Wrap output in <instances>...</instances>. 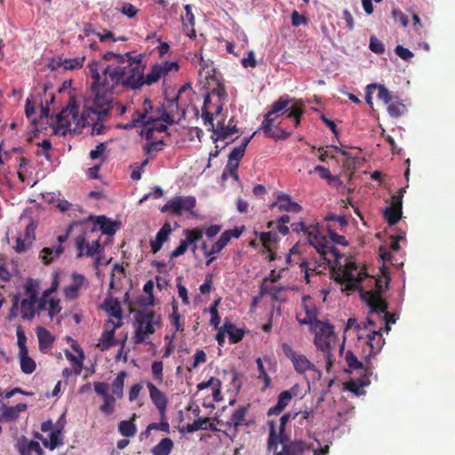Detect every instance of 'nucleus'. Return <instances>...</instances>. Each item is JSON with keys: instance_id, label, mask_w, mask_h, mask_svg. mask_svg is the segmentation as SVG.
<instances>
[{"instance_id": "nucleus-1", "label": "nucleus", "mask_w": 455, "mask_h": 455, "mask_svg": "<svg viewBox=\"0 0 455 455\" xmlns=\"http://www.w3.org/2000/svg\"><path fill=\"white\" fill-rule=\"evenodd\" d=\"M87 72L92 79L91 89L95 111L106 115L111 107L109 92L119 85L124 86V66L109 64L102 67L101 63L92 62L87 65Z\"/></svg>"}, {"instance_id": "nucleus-2", "label": "nucleus", "mask_w": 455, "mask_h": 455, "mask_svg": "<svg viewBox=\"0 0 455 455\" xmlns=\"http://www.w3.org/2000/svg\"><path fill=\"white\" fill-rule=\"evenodd\" d=\"M109 112L106 115H100L95 111L94 100L92 106L84 110L79 117V108L76 100L73 98L69 99L68 106L63 108L60 113L56 116L57 128L56 132L66 135L68 132L71 131L72 124L76 126H92L91 134L99 135L106 132V126L103 124V119L108 116Z\"/></svg>"}, {"instance_id": "nucleus-3", "label": "nucleus", "mask_w": 455, "mask_h": 455, "mask_svg": "<svg viewBox=\"0 0 455 455\" xmlns=\"http://www.w3.org/2000/svg\"><path fill=\"white\" fill-rule=\"evenodd\" d=\"M292 101H295V100L290 99L288 96L280 97L275 100L272 104L271 109L264 115V120L257 131L263 132L266 137L275 140L288 139L291 133L279 126H275V122L276 118L288 112L287 118L293 120L295 127L299 125L300 118L304 114V105L301 101H296L295 104L289 107Z\"/></svg>"}, {"instance_id": "nucleus-4", "label": "nucleus", "mask_w": 455, "mask_h": 455, "mask_svg": "<svg viewBox=\"0 0 455 455\" xmlns=\"http://www.w3.org/2000/svg\"><path fill=\"white\" fill-rule=\"evenodd\" d=\"M142 59L143 55H137L132 63L124 66V87L137 90L144 84L151 85L164 76L161 65H154L145 76V66L142 64Z\"/></svg>"}, {"instance_id": "nucleus-5", "label": "nucleus", "mask_w": 455, "mask_h": 455, "mask_svg": "<svg viewBox=\"0 0 455 455\" xmlns=\"http://www.w3.org/2000/svg\"><path fill=\"white\" fill-rule=\"evenodd\" d=\"M313 330L315 331L314 343L317 349L323 354L326 371H330L335 362L331 351L338 339L334 326L325 322H317V326Z\"/></svg>"}, {"instance_id": "nucleus-6", "label": "nucleus", "mask_w": 455, "mask_h": 455, "mask_svg": "<svg viewBox=\"0 0 455 455\" xmlns=\"http://www.w3.org/2000/svg\"><path fill=\"white\" fill-rule=\"evenodd\" d=\"M382 273L385 280L370 276L368 275L367 278L369 279V284L374 285V290L364 291L363 288L360 289L361 298L366 302L372 313L384 312L388 307L387 303L382 299L381 293L387 288L390 277L387 275V271L384 267L382 268Z\"/></svg>"}, {"instance_id": "nucleus-7", "label": "nucleus", "mask_w": 455, "mask_h": 455, "mask_svg": "<svg viewBox=\"0 0 455 455\" xmlns=\"http://www.w3.org/2000/svg\"><path fill=\"white\" fill-rule=\"evenodd\" d=\"M366 359V365L363 367V363L357 359V357L351 350L347 351L345 355L346 363L349 368L355 370H364L363 375L360 376L357 379H351L346 384L347 389L357 395L363 394L362 388L370 385V376H371L373 373V368L370 364L369 358Z\"/></svg>"}, {"instance_id": "nucleus-8", "label": "nucleus", "mask_w": 455, "mask_h": 455, "mask_svg": "<svg viewBox=\"0 0 455 455\" xmlns=\"http://www.w3.org/2000/svg\"><path fill=\"white\" fill-rule=\"evenodd\" d=\"M135 321L137 329L134 335V342L136 344L143 343L148 335L153 334L156 331L155 326H159L161 323L160 317L154 311L146 309H139L135 313Z\"/></svg>"}, {"instance_id": "nucleus-9", "label": "nucleus", "mask_w": 455, "mask_h": 455, "mask_svg": "<svg viewBox=\"0 0 455 455\" xmlns=\"http://www.w3.org/2000/svg\"><path fill=\"white\" fill-rule=\"evenodd\" d=\"M368 277L364 268H358V266L354 261H347L342 269L340 275L336 280L339 282H347L346 289L349 291L358 290L360 291V283Z\"/></svg>"}, {"instance_id": "nucleus-10", "label": "nucleus", "mask_w": 455, "mask_h": 455, "mask_svg": "<svg viewBox=\"0 0 455 455\" xmlns=\"http://www.w3.org/2000/svg\"><path fill=\"white\" fill-rule=\"evenodd\" d=\"M37 300L29 299H20V294H15L12 299V307L9 311V319L18 316L19 311L23 320H31L36 315V305Z\"/></svg>"}, {"instance_id": "nucleus-11", "label": "nucleus", "mask_w": 455, "mask_h": 455, "mask_svg": "<svg viewBox=\"0 0 455 455\" xmlns=\"http://www.w3.org/2000/svg\"><path fill=\"white\" fill-rule=\"evenodd\" d=\"M196 200L194 196H175L161 208V212L180 215L183 211L192 212L196 207Z\"/></svg>"}, {"instance_id": "nucleus-12", "label": "nucleus", "mask_w": 455, "mask_h": 455, "mask_svg": "<svg viewBox=\"0 0 455 455\" xmlns=\"http://www.w3.org/2000/svg\"><path fill=\"white\" fill-rule=\"evenodd\" d=\"M312 246L317 251L322 259L330 263L331 260H338L341 254L328 238L321 234L315 241L312 240Z\"/></svg>"}, {"instance_id": "nucleus-13", "label": "nucleus", "mask_w": 455, "mask_h": 455, "mask_svg": "<svg viewBox=\"0 0 455 455\" xmlns=\"http://www.w3.org/2000/svg\"><path fill=\"white\" fill-rule=\"evenodd\" d=\"M282 349L298 373L302 374L309 370H314V364L304 355L295 352L289 344L283 343Z\"/></svg>"}, {"instance_id": "nucleus-14", "label": "nucleus", "mask_w": 455, "mask_h": 455, "mask_svg": "<svg viewBox=\"0 0 455 455\" xmlns=\"http://www.w3.org/2000/svg\"><path fill=\"white\" fill-rule=\"evenodd\" d=\"M147 387L149 391V396L154 405L158 410L161 418L165 417V411L167 409L168 399L164 392L157 388L152 382L147 383Z\"/></svg>"}, {"instance_id": "nucleus-15", "label": "nucleus", "mask_w": 455, "mask_h": 455, "mask_svg": "<svg viewBox=\"0 0 455 455\" xmlns=\"http://www.w3.org/2000/svg\"><path fill=\"white\" fill-rule=\"evenodd\" d=\"M313 449V443H307L300 439H295L292 441L286 442L283 444L282 452L284 455H304Z\"/></svg>"}, {"instance_id": "nucleus-16", "label": "nucleus", "mask_w": 455, "mask_h": 455, "mask_svg": "<svg viewBox=\"0 0 455 455\" xmlns=\"http://www.w3.org/2000/svg\"><path fill=\"white\" fill-rule=\"evenodd\" d=\"M269 207H278L280 212H289L293 213H298L302 211L301 205L292 201L291 196L284 193H278L276 201L271 204Z\"/></svg>"}, {"instance_id": "nucleus-17", "label": "nucleus", "mask_w": 455, "mask_h": 455, "mask_svg": "<svg viewBox=\"0 0 455 455\" xmlns=\"http://www.w3.org/2000/svg\"><path fill=\"white\" fill-rule=\"evenodd\" d=\"M143 105V110H136L133 113L131 120L132 124H136V127H138L140 124L148 126L156 122V119L152 116H148V113L152 109L151 101L148 99H146Z\"/></svg>"}, {"instance_id": "nucleus-18", "label": "nucleus", "mask_w": 455, "mask_h": 455, "mask_svg": "<svg viewBox=\"0 0 455 455\" xmlns=\"http://www.w3.org/2000/svg\"><path fill=\"white\" fill-rule=\"evenodd\" d=\"M366 343L371 349L366 358H369L378 354L381 350L383 345L385 344V340L382 337L381 331H373L368 333Z\"/></svg>"}, {"instance_id": "nucleus-19", "label": "nucleus", "mask_w": 455, "mask_h": 455, "mask_svg": "<svg viewBox=\"0 0 455 455\" xmlns=\"http://www.w3.org/2000/svg\"><path fill=\"white\" fill-rule=\"evenodd\" d=\"M64 252V247L61 244L53 245L51 247H44L39 253V259L44 265H50L55 259L60 257Z\"/></svg>"}, {"instance_id": "nucleus-20", "label": "nucleus", "mask_w": 455, "mask_h": 455, "mask_svg": "<svg viewBox=\"0 0 455 455\" xmlns=\"http://www.w3.org/2000/svg\"><path fill=\"white\" fill-rule=\"evenodd\" d=\"M172 227L169 222H165L156 234V239L150 241L151 251L156 253L161 250L164 243H165L172 233Z\"/></svg>"}, {"instance_id": "nucleus-21", "label": "nucleus", "mask_w": 455, "mask_h": 455, "mask_svg": "<svg viewBox=\"0 0 455 455\" xmlns=\"http://www.w3.org/2000/svg\"><path fill=\"white\" fill-rule=\"evenodd\" d=\"M302 299L304 302L303 307L306 313V316L303 319L299 320V323L301 324L311 325L314 329L315 327L317 326V322H321L320 320L317 319L316 307L314 305L309 306L306 304V301L310 299L309 296H303Z\"/></svg>"}, {"instance_id": "nucleus-22", "label": "nucleus", "mask_w": 455, "mask_h": 455, "mask_svg": "<svg viewBox=\"0 0 455 455\" xmlns=\"http://www.w3.org/2000/svg\"><path fill=\"white\" fill-rule=\"evenodd\" d=\"M36 335L38 338L39 350L43 353H46L52 347L55 338L48 330L41 326L36 328Z\"/></svg>"}, {"instance_id": "nucleus-23", "label": "nucleus", "mask_w": 455, "mask_h": 455, "mask_svg": "<svg viewBox=\"0 0 455 455\" xmlns=\"http://www.w3.org/2000/svg\"><path fill=\"white\" fill-rule=\"evenodd\" d=\"M291 228L293 232L305 233L307 235L308 241L311 245L312 240L315 241V239H317L318 235H320L319 228L317 226H306V224L303 221L294 222L291 225Z\"/></svg>"}, {"instance_id": "nucleus-24", "label": "nucleus", "mask_w": 455, "mask_h": 455, "mask_svg": "<svg viewBox=\"0 0 455 455\" xmlns=\"http://www.w3.org/2000/svg\"><path fill=\"white\" fill-rule=\"evenodd\" d=\"M3 412L0 417L1 420L15 421L19 418V414L25 411L28 408L26 403H18L16 406L2 405Z\"/></svg>"}, {"instance_id": "nucleus-25", "label": "nucleus", "mask_w": 455, "mask_h": 455, "mask_svg": "<svg viewBox=\"0 0 455 455\" xmlns=\"http://www.w3.org/2000/svg\"><path fill=\"white\" fill-rule=\"evenodd\" d=\"M268 425H269V435H268V439H267V448L269 451L271 450H276L277 449V444L278 443H281L283 446V444L286 443V442L288 441V436H283H283L280 435V433H276V429H275V423L274 420H270L268 422Z\"/></svg>"}, {"instance_id": "nucleus-26", "label": "nucleus", "mask_w": 455, "mask_h": 455, "mask_svg": "<svg viewBox=\"0 0 455 455\" xmlns=\"http://www.w3.org/2000/svg\"><path fill=\"white\" fill-rule=\"evenodd\" d=\"M259 132H254L251 136L244 137L242 140V143L240 146L235 147L229 154L228 162L230 163H235L239 164L241 159L243 158L245 149L250 143L251 140L253 138V136L258 133Z\"/></svg>"}, {"instance_id": "nucleus-27", "label": "nucleus", "mask_w": 455, "mask_h": 455, "mask_svg": "<svg viewBox=\"0 0 455 455\" xmlns=\"http://www.w3.org/2000/svg\"><path fill=\"white\" fill-rule=\"evenodd\" d=\"M184 9L186 13L185 16H182L181 18L183 29L184 31H186L188 36L192 37L196 36L194 29L195 16L192 12V8L189 4H186Z\"/></svg>"}, {"instance_id": "nucleus-28", "label": "nucleus", "mask_w": 455, "mask_h": 455, "mask_svg": "<svg viewBox=\"0 0 455 455\" xmlns=\"http://www.w3.org/2000/svg\"><path fill=\"white\" fill-rule=\"evenodd\" d=\"M95 224L99 226L100 230L105 235H113L116 232L117 223L104 215L98 216Z\"/></svg>"}, {"instance_id": "nucleus-29", "label": "nucleus", "mask_w": 455, "mask_h": 455, "mask_svg": "<svg viewBox=\"0 0 455 455\" xmlns=\"http://www.w3.org/2000/svg\"><path fill=\"white\" fill-rule=\"evenodd\" d=\"M103 59L105 60H115L116 65V66H128L134 60V57L132 52H126L124 54H117L113 52H107L103 54Z\"/></svg>"}, {"instance_id": "nucleus-30", "label": "nucleus", "mask_w": 455, "mask_h": 455, "mask_svg": "<svg viewBox=\"0 0 455 455\" xmlns=\"http://www.w3.org/2000/svg\"><path fill=\"white\" fill-rule=\"evenodd\" d=\"M225 331L228 334V339L230 344H236L240 342L244 336V330L238 329L230 321H225Z\"/></svg>"}, {"instance_id": "nucleus-31", "label": "nucleus", "mask_w": 455, "mask_h": 455, "mask_svg": "<svg viewBox=\"0 0 455 455\" xmlns=\"http://www.w3.org/2000/svg\"><path fill=\"white\" fill-rule=\"evenodd\" d=\"M102 307L109 315L119 320L122 318V308L117 299H106Z\"/></svg>"}, {"instance_id": "nucleus-32", "label": "nucleus", "mask_w": 455, "mask_h": 455, "mask_svg": "<svg viewBox=\"0 0 455 455\" xmlns=\"http://www.w3.org/2000/svg\"><path fill=\"white\" fill-rule=\"evenodd\" d=\"M137 415L133 413L130 420H122L118 424V431L124 437H132L137 432V427L134 423Z\"/></svg>"}, {"instance_id": "nucleus-33", "label": "nucleus", "mask_w": 455, "mask_h": 455, "mask_svg": "<svg viewBox=\"0 0 455 455\" xmlns=\"http://www.w3.org/2000/svg\"><path fill=\"white\" fill-rule=\"evenodd\" d=\"M173 446L172 440L169 437H164L151 449V453L153 455H170Z\"/></svg>"}, {"instance_id": "nucleus-34", "label": "nucleus", "mask_w": 455, "mask_h": 455, "mask_svg": "<svg viewBox=\"0 0 455 455\" xmlns=\"http://www.w3.org/2000/svg\"><path fill=\"white\" fill-rule=\"evenodd\" d=\"M44 447L49 448L51 451H53L58 446L63 444V434L62 429H55L50 434V440L44 439L42 440Z\"/></svg>"}, {"instance_id": "nucleus-35", "label": "nucleus", "mask_w": 455, "mask_h": 455, "mask_svg": "<svg viewBox=\"0 0 455 455\" xmlns=\"http://www.w3.org/2000/svg\"><path fill=\"white\" fill-rule=\"evenodd\" d=\"M212 95L210 92H207L204 99V104L202 107V118L204 121V124H212V106L214 104L212 102Z\"/></svg>"}, {"instance_id": "nucleus-36", "label": "nucleus", "mask_w": 455, "mask_h": 455, "mask_svg": "<svg viewBox=\"0 0 455 455\" xmlns=\"http://www.w3.org/2000/svg\"><path fill=\"white\" fill-rule=\"evenodd\" d=\"M20 369L21 371L25 374H31L36 370V362L28 356V352L19 353Z\"/></svg>"}, {"instance_id": "nucleus-37", "label": "nucleus", "mask_w": 455, "mask_h": 455, "mask_svg": "<svg viewBox=\"0 0 455 455\" xmlns=\"http://www.w3.org/2000/svg\"><path fill=\"white\" fill-rule=\"evenodd\" d=\"M84 57H76L64 60L60 59V60L57 62V66L63 67L64 69L74 70L81 68L84 65Z\"/></svg>"}, {"instance_id": "nucleus-38", "label": "nucleus", "mask_w": 455, "mask_h": 455, "mask_svg": "<svg viewBox=\"0 0 455 455\" xmlns=\"http://www.w3.org/2000/svg\"><path fill=\"white\" fill-rule=\"evenodd\" d=\"M402 213L401 209L389 205L384 211V218L389 226H394L402 218Z\"/></svg>"}, {"instance_id": "nucleus-39", "label": "nucleus", "mask_w": 455, "mask_h": 455, "mask_svg": "<svg viewBox=\"0 0 455 455\" xmlns=\"http://www.w3.org/2000/svg\"><path fill=\"white\" fill-rule=\"evenodd\" d=\"M248 409L247 407L242 406L236 409L230 418L229 426H234V427L237 430L240 426H242L243 421L244 420L246 412Z\"/></svg>"}, {"instance_id": "nucleus-40", "label": "nucleus", "mask_w": 455, "mask_h": 455, "mask_svg": "<svg viewBox=\"0 0 455 455\" xmlns=\"http://www.w3.org/2000/svg\"><path fill=\"white\" fill-rule=\"evenodd\" d=\"M65 355H66L67 359L75 365L74 373L76 375H80L81 371H82V368H83V361L84 358V355L83 351L80 350L79 356H76L71 352L67 350L65 352Z\"/></svg>"}, {"instance_id": "nucleus-41", "label": "nucleus", "mask_w": 455, "mask_h": 455, "mask_svg": "<svg viewBox=\"0 0 455 455\" xmlns=\"http://www.w3.org/2000/svg\"><path fill=\"white\" fill-rule=\"evenodd\" d=\"M32 451H35L38 455L44 454L39 443L36 441H29L27 443L23 444L20 449V452L21 455H31Z\"/></svg>"}, {"instance_id": "nucleus-42", "label": "nucleus", "mask_w": 455, "mask_h": 455, "mask_svg": "<svg viewBox=\"0 0 455 455\" xmlns=\"http://www.w3.org/2000/svg\"><path fill=\"white\" fill-rule=\"evenodd\" d=\"M228 243V234H221L220 238L212 244L210 251L205 252V257L220 253Z\"/></svg>"}, {"instance_id": "nucleus-43", "label": "nucleus", "mask_w": 455, "mask_h": 455, "mask_svg": "<svg viewBox=\"0 0 455 455\" xmlns=\"http://www.w3.org/2000/svg\"><path fill=\"white\" fill-rule=\"evenodd\" d=\"M125 377L126 372L120 371L112 383V393L117 397H121L123 395Z\"/></svg>"}, {"instance_id": "nucleus-44", "label": "nucleus", "mask_w": 455, "mask_h": 455, "mask_svg": "<svg viewBox=\"0 0 455 455\" xmlns=\"http://www.w3.org/2000/svg\"><path fill=\"white\" fill-rule=\"evenodd\" d=\"M255 235H259V240L266 251H271L270 245L273 242L276 241V234L272 231H268L260 233L255 232Z\"/></svg>"}, {"instance_id": "nucleus-45", "label": "nucleus", "mask_w": 455, "mask_h": 455, "mask_svg": "<svg viewBox=\"0 0 455 455\" xmlns=\"http://www.w3.org/2000/svg\"><path fill=\"white\" fill-rule=\"evenodd\" d=\"M206 126H209L208 130L211 131L212 136L211 139L217 142L220 140H217L219 136L221 135L222 132L225 131V121L224 119L219 120L216 124V125L213 124V118L212 117V124H207Z\"/></svg>"}, {"instance_id": "nucleus-46", "label": "nucleus", "mask_w": 455, "mask_h": 455, "mask_svg": "<svg viewBox=\"0 0 455 455\" xmlns=\"http://www.w3.org/2000/svg\"><path fill=\"white\" fill-rule=\"evenodd\" d=\"M24 292L27 296L26 299L37 300L38 284L33 280L29 279L24 285Z\"/></svg>"}, {"instance_id": "nucleus-47", "label": "nucleus", "mask_w": 455, "mask_h": 455, "mask_svg": "<svg viewBox=\"0 0 455 455\" xmlns=\"http://www.w3.org/2000/svg\"><path fill=\"white\" fill-rule=\"evenodd\" d=\"M256 363H257L258 371L259 373V379H260L264 381V386L262 387V390L265 391L266 389H267L270 387L271 379L268 376V374L267 373V371L264 368V365H263V362L260 357L256 359Z\"/></svg>"}, {"instance_id": "nucleus-48", "label": "nucleus", "mask_w": 455, "mask_h": 455, "mask_svg": "<svg viewBox=\"0 0 455 455\" xmlns=\"http://www.w3.org/2000/svg\"><path fill=\"white\" fill-rule=\"evenodd\" d=\"M186 239H184L188 244L195 243L203 237V229L200 228H195L192 229L184 230Z\"/></svg>"}, {"instance_id": "nucleus-49", "label": "nucleus", "mask_w": 455, "mask_h": 455, "mask_svg": "<svg viewBox=\"0 0 455 455\" xmlns=\"http://www.w3.org/2000/svg\"><path fill=\"white\" fill-rule=\"evenodd\" d=\"M114 338H115V330H110V331H104L101 334V337H100V342H101V349L102 350H106V349H108L109 347H111L112 346L115 345V342H114Z\"/></svg>"}, {"instance_id": "nucleus-50", "label": "nucleus", "mask_w": 455, "mask_h": 455, "mask_svg": "<svg viewBox=\"0 0 455 455\" xmlns=\"http://www.w3.org/2000/svg\"><path fill=\"white\" fill-rule=\"evenodd\" d=\"M225 131L222 132L221 135L217 138V140H226L230 135L239 132L238 128L236 127V124H234V117H231L228 123V124H225Z\"/></svg>"}, {"instance_id": "nucleus-51", "label": "nucleus", "mask_w": 455, "mask_h": 455, "mask_svg": "<svg viewBox=\"0 0 455 455\" xmlns=\"http://www.w3.org/2000/svg\"><path fill=\"white\" fill-rule=\"evenodd\" d=\"M206 423H207V418H199L196 420H194V422L192 424H188L186 426V430L188 432V433H194L199 429H206Z\"/></svg>"}, {"instance_id": "nucleus-52", "label": "nucleus", "mask_w": 455, "mask_h": 455, "mask_svg": "<svg viewBox=\"0 0 455 455\" xmlns=\"http://www.w3.org/2000/svg\"><path fill=\"white\" fill-rule=\"evenodd\" d=\"M36 226L30 222L25 228L24 235L21 238L27 241V243L31 244L36 239Z\"/></svg>"}, {"instance_id": "nucleus-53", "label": "nucleus", "mask_w": 455, "mask_h": 455, "mask_svg": "<svg viewBox=\"0 0 455 455\" xmlns=\"http://www.w3.org/2000/svg\"><path fill=\"white\" fill-rule=\"evenodd\" d=\"M151 370H152V374L154 375V378L158 381V382H163L164 380V374H163V370H164V364H163V362L162 361H155L153 362L152 365H151Z\"/></svg>"}, {"instance_id": "nucleus-54", "label": "nucleus", "mask_w": 455, "mask_h": 455, "mask_svg": "<svg viewBox=\"0 0 455 455\" xmlns=\"http://www.w3.org/2000/svg\"><path fill=\"white\" fill-rule=\"evenodd\" d=\"M328 235H329V241L331 243V244L337 243L340 245H347L348 243L344 235H338L334 230H332L331 228H328Z\"/></svg>"}, {"instance_id": "nucleus-55", "label": "nucleus", "mask_w": 455, "mask_h": 455, "mask_svg": "<svg viewBox=\"0 0 455 455\" xmlns=\"http://www.w3.org/2000/svg\"><path fill=\"white\" fill-rule=\"evenodd\" d=\"M405 109V106L400 102H395L387 107V112L390 116L397 118L402 116Z\"/></svg>"}, {"instance_id": "nucleus-56", "label": "nucleus", "mask_w": 455, "mask_h": 455, "mask_svg": "<svg viewBox=\"0 0 455 455\" xmlns=\"http://www.w3.org/2000/svg\"><path fill=\"white\" fill-rule=\"evenodd\" d=\"M376 90H378L379 100H382L385 104H388L391 101L392 96L387 88L382 84H376Z\"/></svg>"}, {"instance_id": "nucleus-57", "label": "nucleus", "mask_w": 455, "mask_h": 455, "mask_svg": "<svg viewBox=\"0 0 455 455\" xmlns=\"http://www.w3.org/2000/svg\"><path fill=\"white\" fill-rule=\"evenodd\" d=\"M172 313L171 315V321H172V323L175 326L176 331H180V330H181V324L180 322V313L178 310V302L174 299L172 303Z\"/></svg>"}, {"instance_id": "nucleus-58", "label": "nucleus", "mask_w": 455, "mask_h": 455, "mask_svg": "<svg viewBox=\"0 0 455 455\" xmlns=\"http://www.w3.org/2000/svg\"><path fill=\"white\" fill-rule=\"evenodd\" d=\"M118 11L128 18L135 17L139 12V10L131 3H124Z\"/></svg>"}, {"instance_id": "nucleus-59", "label": "nucleus", "mask_w": 455, "mask_h": 455, "mask_svg": "<svg viewBox=\"0 0 455 455\" xmlns=\"http://www.w3.org/2000/svg\"><path fill=\"white\" fill-rule=\"evenodd\" d=\"M369 48L371 52L377 54H382L385 52L384 44L374 36H371L370 39Z\"/></svg>"}, {"instance_id": "nucleus-60", "label": "nucleus", "mask_w": 455, "mask_h": 455, "mask_svg": "<svg viewBox=\"0 0 455 455\" xmlns=\"http://www.w3.org/2000/svg\"><path fill=\"white\" fill-rule=\"evenodd\" d=\"M212 96H216L218 98V102L225 103L226 99L228 98V92L226 88L222 84H218V86L210 92Z\"/></svg>"}, {"instance_id": "nucleus-61", "label": "nucleus", "mask_w": 455, "mask_h": 455, "mask_svg": "<svg viewBox=\"0 0 455 455\" xmlns=\"http://www.w3.org/2000/svg\"><path fill=\"white\" fill-rule=\"evenodd\" d=\"M178 101H179L178 96L174 97L172 99H165L161 108L174 114L175 111L178 109Z\"/></svg>"}, {"instance_id": "nucleus-62", "label": "nucleus", "mask_w": 455, "mask_h": 455, "mask_svg": "<svg viewBox=\"0 0 455 455\" xmlns=\"http://www.w3.org/2000/svg\"><path fill=\"white\" fill-rule=\"evenodd\" d=\"M103 400L104 403L100 408V411L106 414H111L114 411L115 398L111 395Z\"/></svg>"}, {"instance_id": "nucleus-63", "label": "nucleus", "mask_w": 455, "mask_h": 455, "mask_svg": "<svg viewBox=\"0 0 455 455\" xmlns=\"http://www.w3.org/2000/svg\"><path fill=\"white\" fill-rule=\"evenodd\" d=\"M106 149H107V144L105 142L99 143L96 146L95 149L91 150L90 158L92 160H96V159L102 157Z\"/></svg>"}, {"instance_id": "nucleus-64", "label": "nucleus", "mask_w": 455, "mask_h": 455, "mask_svg": "<svg viewBox=\"0 0 455 455\" xmlns=\"http://www.w3.org/2000/svg\"><path fill=\"white\" fill-rule=\"evenodd\" d=\"M395 52L403 60H409L413 57V52L402 45L395 46Z\"/></svg>"}]
</instances>
